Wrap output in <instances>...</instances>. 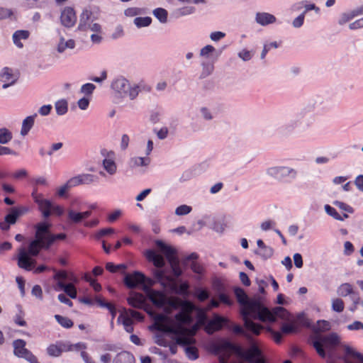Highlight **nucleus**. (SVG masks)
<instances>
[{
    "mask_svg": "<svg viewBox=\"0 0 363 363\" xmlns=\"http://www.w3.org/2000/svg\"><path fill=\"white\" fill-rule=\"evenodd\" d=\"M234 293L238 302L242 306L240 313L246 330L255 335H259L263 326L255 323L252 319L262 322H276L277 318L289 319V312L281 306H277L270 311L258 299L250 300L242 288H234Z\"/></svg>",
    "mask_w": 363,
    "mask_h": 363,
    "instance_id": "obj_1",
    "label": "nucleus"
},
{
    "mask_svg": "<svg viewBox=\"0 0 363 363\" xmlns=\"http://www.w3.org/2000/svg\"><path fill=\"white\" fill-rule=\"evenodd\" d=\"M35 228V239L30 242L28 251L23 247L20 248L18 256V266L27 271H30L35 264L30 256H37L41 249L48 250L56 240H63L67 237L65 233L52 234L50 224L46 222L38 223Z\"/></svg>",
    "mask_w": 363,
    "mask_h": 363,
    "instance_id": "obj_2",
    "label": "nucleus"
},
{
    "mask_svg": "<svg viewBox=\"0 0 363 363\" xmlns=\"http://www.w3.org/2000/svg\"><path fill=\"white\" fill-rule=\"evenodd\" d=\"M155 281L146 277L143 273L135 271L132 274H126L124 283L129 289H135L140 284H143V289L148 299L157 307L162 308L166 303V296L162 291L151 289Z\"/></svg>",
    "mask_w": 363,
    "mask_h": 363,
    "instance_id": "obj_3",
    "label": "nucleus"
},
{
    "mask_svg": "<svg viewBox=\"0 0 363 363\" xmlns=\"http://www.w3.org/2000/svg\"><path fill=\"white\" fill-rule=\"evenodd\" d=\"M311 345L322 358H325L327 354L331 355L337 346L342 345L340 342V337L336 333H330L328 335L318 334L312 337Z\"/></svg>",
    "mask_w": 363,
    "mask_h": 363,
    "instance_id": "obj_4",
    "label": "nucleus"
},
{
    "mask_svg": "<svg viewBox=\"0 0 363 363\" xmlns=\"http://www.w3.org/2000/svg\"><path fill=\"white\" fill-rule=\"evenodd\" d=\"M315 116L313 112L307 108H303L294 118L286 121L280 127V132L283 134H289L295 130H305L313 124Z\"/></svg>",
    "mask_w": 363,
    "mask_h": 363,
    "instance_id": "obj_5",
    "label": "nucleus"
},
{
    "mask_svg": "<svg viewBox=\"0 0 363 363\" xmlns=\"http://www.w3.org/2000/svg\"><path fill=\"white\" fill-rule=\"evenodd\" d=\"M111 87L118 96L121 98L128 96L130 100H134L140 91L138 84L131 85L129 81L123 77L113 79Z\"/></svg>",
    "mask_w": 363,
    "mask_h": 363,
    "instance_id": "obj_6",
    "label": "nucleus"
},
{
    "mask_svg": "<svg viewBox=\"0 0 363 363\" xmlns=\"http://www.w3.org/2000/svg\"><path fill=\"white\" fill-rule=\"evenodd\" d=\"M155 243L159 250L166 257L171 266L174 275L177 277H179L182 272L179 267V259L175 255L176 250L172 246L167 245L161 240H155Z\"/></svg>",
    "mask_w": 363,
    "mask_h": 363,
    "instance_id": "obj_7",
    "label": "nucleus"
},
{
    "mask_svg": "<svg viewBox=\"0 0 363 363\" xmlns=\"http://www.w3.org/2000/svg\"><path fill=\"white\" fill-rule=\"evenodd\" d=\"M267 174L279 182L294 180L298 176V171L286 166L270 167L266 170Z\"/></svg>",
    "mask_w": 363,
    "mask_h": 363,
    "instance_id": "obj_8",
    "label": "nucleus"
},
{
    "mask_svg": "<svg viewBox=\"0 0 363 363\" xmlns=\"http://www.w3.org/2000/svg\"><path fill=\"white\" fill-rule=\"evenodd\" d=\"M181 311L175 315L176 320L181 325H190L193 322L191 313L194 309V304L189 301H182Z\"/></svg>",
    "mask_w": 363,
    "mask_h": 363,
    "instance_id": "obj_9",
    "label": "nucleus"
},
{
    "mask_svg": "<svg viewBox=\"0 0 363 363\" xmlns=\"http://www.w3.org/2000/svg\"><path fill=\"white\" fill-rule=\"evenodd\" d=\"M230 320L227 318L223 317L218 314H214L211 320H210L205 327L206 333L212 335L216 331H218L225 326L227 328H230L229 325Z\"/></svg>",
    "mask_w": 363,
    "mask_h": 363,
    "instance_id": "obj_10",
    "label": "nucleus"
},
{
    "mask_svg": "<svg viewBox=\"0 0 363 363\" xmlns=\"http://www.w3.org/2000/svg\"><path fill=\"white\" fill-rule=\"evenodd\" d=\"M218 349L223 351L233 352L240 359H242V357H246L248 360L250 359L249 354L247 353V351L244 350L240 346L237 345L227 340H224L220 343Z\"/></svg>",
    "mask_w": 363,
    "mask_h": 363,
    "instance_id": "obj_11",
    "label": "nucleus"
},
{
    "mask_svg": "<svg viewBox=\"0 0 363 363\" xmlns=\"http://www.w3.org/2000/svg\"><path fill=\"white\" fill-rule=\"evenodd\" d=\"M28 211L29 208L24 206L11 208L9 209V213L4 217V219L7 223L13 225L16 223L21 216L28 213Z\"/></svg>",
    "mask_w": 363,
    "mask_h": 363,
    "instance_id": "obj_12",
    "label": "nucleus"
},
{
    "mask_svg": "<svg viewBox=\"0 0 363 363\" xmlns=\"http://www.w3.org/2000/svg\"><path fill=\"white\" fill-rule=\"evenodd\" d=\"M18 80L17 76L13 74V70L8 67H4L0 72V81L4 84L2 85L3 89H7L10 86L13 85Z\"/></svg>",
    "mask_w": 363,
    "mask_h": 363,
    "instance_id": "obj_13",
    "label": "nucleus"
},
{
    "mask_svg": "<svg viewBox=\"0 0 363 363\" xmlns=\"http://www.w3.org/2000/svg\"><path fill=\"white\" fill-rule=\"evenodd\" d=\"M77 21V17L74 9L71 7H66L61 13V23L67 28L74 26Z\"/></svg>",
    "mask_w": 363,
    "mask_h": 363,
    "instance_id": "obj_14",
    "label": "nucleus"
},
{
    "mask_svg": "<svg viewBox=\"0 0 363 363\" xmlns=\"http://www.w3.org/2000/svg\"><path fill=\"white\" fill-rule=\"evenodd\" d=\"M342 347L346 357L350 360V362H346V363H363V354L348 345H343Z\"/></svg>",
    "mask_w": 363,
    "mask_h": 363,
    "instance_id": "obj_15",
    "label": "nucleus"
},
{
    "mask_svg": "<svg viewBox=\"0 0 363 363\" xmlns=\"http://www.w3.org/2000/svg\"><path fill=\"white\" fill-rule=\"evenodd\" d=\"M127 301L130 306L135 308H144L146 306L145 296L142 294L137 292H130Z\"/></svg>",
    "mask_w": 363,
    "mask_h": 363,
    "instance_id": "obj_16",
    "label": "nucleus"
},
{
    "mask_svg": "<svg viewBox=\"0 0 363 363\" xmlns=\"http://www.w3.org/2000/svg\"><path fill=\"white\" fill-rule=\"evenodd\" d=\"M145 256L149 262H152L157 268H162L165 265L164 257L153 250H147Z\"/></svg>",
    "mask_w": 363,
    "mask_h": 363,
    "instance_id": "obj_17",
    "label": "nucleus"
},
{
    "mask_svg": "<svg viewBox=\"0 0 363 363\" xmlns=\"http://www.w3.org/2000/svg\"><path fill=\"white\" fill-rule=\"evenodd\" d=\"M38 206L39 211L42 213L43 218H47L52 214V202L43 197L35 202Z\"/></svg>",
    "mask_w": 363,
    "mask_h": 363,
    "instance_id": "obj_18",
    "label": "nucleus"
},
{
    "mask_svg": "<svg viewBox=\"0 0 363 363\" xmlns=\"http://www.w3.org/2000/svg\"><path fill=\"white\" fill-rule=\"evenodd\" d=\"M12 345L13 347V354L18 358H23L30 351L26 348V342L22 339L15 340Z\"/></svg>",
    "mask_w": 363,
    "mask_h": 363,
    "instance_id": "obj_19",
    "label": "nucleus"
},
{
    "mask_svg": "<svg viewBox=\"0 0 363 363\" xmlns=\"http://www.w3.org/2000/svg\"><path fill=\"white\" fill-rule=\"evenodd\" d=\"M38 116V113H35L33 115L26 117L22 122L21 135L26 136L28 134L29 131L34 125L35 119Z\"/></svg>",
    "mask_w": 363,
    "mask_h": 363,
    "instance_id": "obj_20",
    "label": "nucleus"
},
{
    "mask_svg": "<svg viewBox=\"0 0 363 363\" xmlns=\"http://www.w3.org/2000/svg\"><path fill=\"white\" fill-rule=\"evenodd\" d=\"M255 19L256 22L262 26H267L276 21L275 16L269 13H257Z\"/></svg>",
    "mask_w": 363,
    "mask_h": 363,
    "instance_id": "obj_21",
    "label": "nucleus"
},
{
    "mask_svg": "<svg viewBox=\"0 0 363 363\" xmlns=\"http://www.w3.org/2000/svg\"><path fill=\"white\" fill-rule=\"evenodd\" d=\"M113 363H135V357L130 352L123 351L117 354Z\"/></svg>",
    "mask_w": 363,
    "mask_h": 363,
    "instance_id": "obj_22",
    "label": "nucleus"
},
{
    "mask_svg": "<svg viewBox=\"0 0 363 363\" xmlns=\"http://www.w3.org/2000/svg\"><path fill=\"white\" fill-rule=\"evenodd\" d=\"M29 37V32L25 30H18L14 32L12 38L13 43L19 48L23 47L21 40H26Z\"/></svg>",
    "mask_w": 363,
    "mask_h": 363,
    "instance_id": "obj_23",
    "label": "nucleus"
},
{
    "mask_svg": "<svg viewBox=\"0 0 363 363\" xmlns=\"http://www.w3.org/2000/svg\"><path fill=\"white\" fill-rule=\"evenodd\" d=\"M91 12L85 10L84 11L81 16L79 19V23L78 26V29L80 30H88V26L89 23H91L92 21H91Z\"/></svg>",
    "mask_w": 363,
    "mask_h": 363,
    "instance_id": "obj_24",
    "label": "nucleus"
},
{
    "mask_svg": "<svg viewBox=\"0 0 363 363\" xmlns=\"http://www.w3.org/2000/svg\"><path fill=\"white\" fill-rule=\"evenodd\" d=\"M75 47V41L72 39L65 40L63 36H60L57 50L59 53H62L66 49H74Z\"/></svg>",
    "mask_w": 363,
    "mask_h": 363,
    "instance_id": "obj_25",
    "label": "nucleus"
},
{
    "mask_svg": "<svg viewBox=\"0 0 363 363\" xmlns=\"http://www.w3.org/2000/svg\"><path fill=\"white\" fill-rule=\"evenodd\" d=\"M247 353L250 356V360L246 357H242V359L249 363H259V360L257 357L260 354V351L256 345H253L250 350L247 351Z\"/></svg>",
    "mask_w": 363,
    "mask_h": 363,
    "instance_id": "obj_26",
    "label": "nucleus"
},
{
    "mask_svg": "<svg viewBox=\"0 0 363 363\" xmlns=\"http://www.w3.org/2000/svg\"><path fill=\"white\" fill-rule=\"evenodd\" d=\"M337 293L340 296L345 297L347 296H350L351 298L352 294L354 293V291L350 284L344 283L337 288Z\"/></svg>",
    "mask_w": 363,
    "mask_h": 363,
    "instance_id": "obj_27",
    "label": "nucleus"
},
{
    "mask_svg": "<svg viewBox=\"0 0 363 363\" xmlns=\"http://www.w3.org/2000/svg\"><path fill=\"white\" fill-rule=\"evenodd\" d=\"M255 254L259 256L263 260L271 258L274 254V250L270 246H266L262 249L255 250Z\"/></svg>",
    "mask_w": 363,
    "mask_h": 363,
    "instance_id": "obj_28",
    "label": "nucleus"
},
{
    "mask_svg": "<svg viewBox=\"0 0 363 363\" xmlns=\"http://www.w3.org/2000/svg\"><path fill=\"white\" fill-rule=\"evenodd\" d=\"M150 162V159L149 157H134L130 159V164L132 167H135L147 166Z\"/></svg>",
    "mask_w": 363,
    "mask_h": 363,
    "instance_id": "obj_29",
    "label": "nucleus"
},
{
    "mask_svg": "<svg viewBox=\"0 0 363 363\" xmlns=\"http://www.w3.org/2000/svg\"><path fill=\"white\" fill-rule=\"evenodd\" d=\"M55 108L58 116H63L68 111L67 101L65 99L58 100L55 104Z\"/></svg>",
    "mask_w": 363,
    "mask_h": 363,
    "instance_id": "obj_30",
    "label": "nucleus"
},
{
    "mask_svg": "<svg viewBox=\"0 0 363 363\" xmlns=\"http://www.w3.org/2000/svg\"><path fill=\"white\" fill-rule=\"evenodd\" d=\"M152 13L160 23H166L167 22L168 13L166 9L163 8H157L153 10Z\"/></svg>",
    "mask_w": 363,
    "mask_h": 363,
    "instance_id": "obj_31",
    "label": "nucleus"
},
{
    "mask_svg": "<svg viewBox=\"0 0 363 363\" xmlns=\"http://www.w3.org/2000/svg\"><path fill=\"white\" fill-rule=\"evenodd\" d=\"M195 343V340L192 337H187L184 335H181L177 337L176 338V344L180 346L186 347L191 346V345Z\"/></svg>",
    "mask_w": 363,
    "mask_h": 363,
    "instance_id": "obj_32",
    "label": "nucleus"
},
{
    "mask_svg": "<svg viewBox=\"0 0 363 363\" xmlns=\"http://www.w3.org/2000/svg\"><path fill=\"white\" fill-rule=\"evenodd\" d=\"M13 138L11 132L6 128H0V144H7Z\"/></svg>",
    "mask_w": 363,
    "mask_h": 363,
    "instance_id": "obj_33",
    "label": "nucleus"
},
{
    "mask_svg": "<svg viewBox=\"0 0 363 363\" xmlns=\"http://www.w3.org/2000/svg\"><path fill=\"white\" fill-rule=\"evenodd\" d=\"M80 176L83 185H89L94 183H98L99 180L98 176L95 174H81Z\"/></svg>",
    "mask_w": 363,
    "mask_h": 363,
    "instance_id": "obj_34",
    "label": "nucleus"
},
{
    "mask_svg": "<svg viewBox=\"0 0 363 363\" xmlns=\"http://www.w3.org/2000/svg\"><path fill=\"white\" fill-rule=\"evenodd\" d=\"M104 168L110 174H114L116 172V164L115 162L111 159H104L103 160Z\"/></svg>",
    "mask_w": 363,
    "mask_h": 363,
    "instance_id": "obj_35",
    "label": "nucleus"
},
{
    "mask_svg": "<svg viewBox=\"0 0 363 363\" xmlns=\"http://www.w3.org/2000/svg\"><path fill=\"white\" fill-rule=\"evenodd\" d=\"M55 318L57 323L65 328H70L73 326L72 320L67 317H65L60 315H55Z\"/></svg>",
    "mask_w": 363,
    "mask_h": 363,
    "instance_id": "obj_36",
    "label": "nucleus"
},
{
    "mask_svg": "<svg viewBox=\"0 0 363 363\" xmlns=\"http://www.w3.org/2000/svg\"><path fill=\"white\" fill-rule=\"evenodd\" d=\"M185 354L190 360H196L199 358L198 349L194 346H188L184 348Z\"/></svg>",
    "mask_w": 363,
    "mask_h": 363,
    "instance_id": "obj_37",
    "label": "nucleus"
},
{
    "mask_svg": "<svg viewBox=\"0 0 363 363\" xmlns=\"http://www.w3.org/2000/svg\"><path fill=\"white\" fill-rule=\"evenodd\" d=\"M152 18L149 16L146 17H136L134 19V24L138 28L146 27L150 25Z\"/></svg>",
    "mask_w": 363,
    "mask_h": 363,
    "instance_id": "obj_38",
    "label": "nucleus"
},
{
    "mask_svg": "<svg viewBox=\"0 0 363 363\" xmlns=\"http://www.w3.org/2000/svg\"><path fill=\"white\" fill-rule=\"evenodd\" d=\"M324 208H325L326 213L328 214L329 216H330L331 217H333L334 219H335L337 220H340V221L343 220V217H342V216H340L337 212L335 208H334L333 207L330 206L328 204H326V205H325Z\"/></svg>",
    "mask_w": 363,
    "mask_h": 363,
    "instance_id": "obj_39",
    "label": "nucleus"
},
{
    "mask_svg": "<svg viewBox=\"0 0 363 363\" xmlns=\"http://www.w3.org/2000/svg\"><path fill=\"white\" fill-rule=\"evenodd\" d=\"M122 317H123V325L124 326L125 331L129 333H132L133 331L132 319L128 316H123V315H120L118 318V321H120V319Z\"/></svg>",
    "mask_w": 363,
    "mask_h": 363,
    "instance_id": "obj_40",
    "label": "nucleus"
},
{
    "mask_svg": "<svg viewBox=\"0 0 363 363\" xmlns=\"http://www.w3.org/2000/svg\"><path fill=\"white\" fill-rule=\"evenodd\" d=\"M229 325L231 326L230 329H232L235 333L241 335L249 340H252V336L250 335V334L246 332L240 325H235L232 326L230 323H229Z\"/></svg>",
    "mask_w": 363,
    "mask_h": 363,
    "instance_id": "obj_41",
    "label": "nucleus"
},
{
    "mask_svg": "<svg viewBox=\"0 0 363 363\" xmlns=\"http://www.w3.org/2000/svg\"><path fill=\"white\" fill-rule=\"evenodd\" d=\"M202 66V72L201 74V78H205L209 76L213 71L214 67L213 64L208 62H203L201 64Z\"/></svg>",
    "mask_w": 363,
    "mask_h": 363,
    "instance_id": "obj_42",
    "label": "nucleus"
},
{
    "mask_svg": "<svg viewBox=\"0 0 363 363\" xmlns=\"http://www.w3.org/2000/svg\"><path fill=\"white\" fill-rule=\"evenodd\" d=\"M62 352V350L60 347H58L55 345H50L47 348V353L50 357H60L61 355Z\"/></svg>",
    "mask_w": 363,
    "mask_h": 363,
    "instance_id": "obj_43",
    "label": "nucleus"
},
{
    "mask_svg": "<svg viewBox=\"0 0 363 363\" xmlns=\"http://www.w3.org/2000/svg\"><path fill=\"white\" fill-rule=\"evenodd\" d=\"M68 218L74 223H79L83 220L82 213L73 210H69L67 212Z\"/></svg>",
    "mask_w": 363,
    "mask_h": 363,
    "instance_id": "obj_44",
    "label": "nucleus"
},
{
    "mask_svg": "<svg viewBox=\"0 0 363 363\" xmlns=\"http://www.w3.org/2000/svg\"><path fill=\"white\" fill-rule=\"evenodd\" d=\"M344 302L340 298H334L332 300V309L337 313H340L344 310Z\"/></svg>",
    "mask_w": 363,
    "mask_h": 363,
    "instance_id": "obj_45",
    "label": "nucleus"
},
{
    "mask_svg": "<svg viewBox=\"0 0 363 363\" xmlns=\"http://www.w3.org/2000/svg\"><path fill=\"white\" fill-rule=\"evenodd\" d=\"M192 208L186 204L181 205L175 209V214L177 216H185L191 213Z\"/></svg>",
    "mask_w": 363,
    "mask_h": 363,
    "instance_id": "obj_46",
    "label": "nucleus"
},
{
    "mask_svg": "<svg viewBox=\"0 0 363 363\" xmlns=\"http://www.w3.org/2000/svg\"><path fill=\"white\" fill-rule=\"evenodd\" d=\"M355 16V13H354L353 11H352L350 13H343L341 14L338 20V23L341 26L344 25L347 22L354 18Z\"/></svg>",
    "mask_w": 363,
    "mask_h": 363,
    "instance_id": "obj_47",
    "label": "nucleus"
},
{
    "mask_svg": "<svg viewBox=\"0 0 363 363\" xmlns=\"http://www.w3.org/2000/svg\"><path fill=\"white\" fill-rule=\"evenodd\" d=\"M317 326L314 328L315 333L328 330L330 328V323L327 320H318Z\"/></svg>",
    "mask_w": 363,
    "mask_h": 363,
    "instance_id": "obj_48",
    "label": "nucleus"
},
{
    "mask_svg": "<svg viewBox=\"0 0 363 363\" xmlns=\"http://www.w3.org/2000/svg\"><path fill=\"white\" fill-rule=\"evenodd\" d=\"M333 205H335V206L338 207L340 209H341L345 212H347L350 213H352L354 212L353 208L344 202H342L340 201H333Z\"/></svg>",
    "mask_w": 363,
    "mask_h": 363,
    "instance_id": "obj_49",
    "label": "nucleus"
},
{
    "mask_svg": "<svg viewBox=\"0 0 363 363\" xmlns=\"http://www.w3.org/2000/svg\"><path fill=\"white\" fill-rule=\"evenodd\" d=\"M64 292L73 299L76 298L77 296V289L72 283H68V286L67 287V289L64 291Z\"/></svg>",
    "mask_w": 363,
    "mask_h": 363,
    "instance_id": "obj_50",
    "label": "nucleus"
},
{
    "mask_svg": "<svg viewBox=\"0 0 363 363\" xmlns=\"http://www.w3.org/2000/svg\"><path fill=\"white\" fill-rule=\"evenodd\" d=\"M96 89V86L91 83H86L82 86L81 92L85 95H91Z\"/></svg>",
    "mask_w": 363,
    "mask_h": 363,
    "instance_id": "obj_51",
    "label": "nucleus"
},
{
    "mask_svg": "<svg viewBox=\"0 0 363 363\" xmlns=\"http://www.w3.org/2000/svg\"><path fill=\"white\" fill-rule=\"evenodd\" d=\"M216 52V49L213 45H207L204 46L200 51V55L205 57H208L210 55Z\"/></svg>",
    "mask_w": 363,
    "mask_h": 363,
    "instance_id": "obj_52",
    "label": "nucleus"
},
{
    "mask_svg": "<svg viewBox=\"0 0 363 363\" xmlns=\"http://www.w3.org/2000/svg\"><path fill=\"white\" fill-rule=\"evenodd\" d=\"M196 296L200 301H204L209 298V293L206 289H198L196 291Z\"/></svg>",
    "mask_w": 363,
    "mask_h": 363,
    "instance_id": "obj_53",
    "label": "nucleus"
},
{
    "mask_svg": "<svg viewBox=\"0 0 363 363\" xmlns=\"http://www.w3.org/2000/svg\"><path fill=\"white\" fill-rule=\"evenodd\" d=\"M13 14L11 9L0 7V21L11 18Z\"/></svg>",
    "mask_w": 363,
    "mask_h": 363,
    "instance_id": "obj_54",
    "label": "nucleus"
},
{
    "mask_svg": "<svg viewBox=\"0 0 363 363\" xmlns=\"http://www.w3.org/2000/svg\"><path fill=\"white\" fill-rule=\"evenodd\" d=\"M272 48H278V44L277 42H272L269 44H266L264 45V48H263V50L262 51V53H261V55H260V57L261 59H264L266 56V55L267 54V52L269 51H270V49Z\"/></svg>",
    "mask_w": 363,
    "mask_h": 363,
    "instance_id": "obj_55",
    "label": "nucleus"
},
{
    "mask_svg": "<svg viewBox=\"0 0 363 363\" xmlns=\"http://www.w3.org/2000/svg\"><path fill=\"white\" fill-rule=\"evenodd\" d=\"M281 330L283 333L290 334L295 333L296 331V328L293 324L285 323L282 325Z\"/></svg>",
    "mask_w": 363,
    "mask_h": 363,
    "instance_id": "obj_56",
    "label": "nucleus"
},
{
    "mask_svg": "<svg viewBox=\"0 0 363 363\" xmlns=\"http://www.w3.org/2000/svg\"><path fill=\"white\" fill-rule=\"evenodd\" d=\"M67 182L69 184V186H71V188L75 187L79 185H83L80 174H78L75 177L70 178L69 180H67Z\"/></svg>",
    "mask_w": 363,
    "mask_h": 363,
    "instance_id": "obj_57",
    "label": "nucleus"
},
{
    "mask_svg": "<svg viewBox=\"0 0 363 363\" xmlns=\"http://www.w3.org/2000/svg\"><path fill=\"white\" fill-rule=\"evenodd\" d=\"M267 331L273 337L277 343H280L282 340V335L279 332L274 331L271 327L267 328Z\"/></svg>",
    "mask_w": 363,
    "mask_h": 363,
    "instance_id": "obj_58",
    "label": "nucleus"
},
{
    "mask_svg": "<svg viewBox=\"0 0 363 363\" xmlns=\"http://www.w3.org/2000/svg\"><path fill=\"white\" fill-rule=\"evenodd\" d=\"M52 109V106L50 104L43 105L38 109V113L43 116H48Z\"/></svg>",
    "mask_w": 363,
    "mask_h": 363,
    "instance_id": "obj_59",
    "label": "nucleus"
},
{
    "mask_svg": "<svg viewBox=\"0 0 363 363\" xmlns=\"http://www.w3.org/2000/svg\"><path fill=\"white\" fill-rule=\"evenodd\" d=\"M114 233V229L112 228L101 229L95 235L96 239L99 240L101 237Z\"/></svg>",
    "mask_w": 363,
    "mask_h": 363,
    "instance_id": "obj_60",
    "label": "nucleus"
},
{
    "mask_svg": "<svg viewBox=\"0 0 363 363\" xmlns=\"http://www.w3.org/2000/svg\"><path fill=\"white\" fill-rule=\"evenodd\" d=\"M305 18V12L301 13L298 16H297L292 23V25L294 28H300L303 24Z\"/></svg>",
    "mask_w": 363,
    "mask_h": 363,
    "instance_id": "obj_61",
    "label": "nucleus"
},
{
    "mask_svg": "<svg viewBox=\"0 0 363 363\" xmlns=\"http://www.w3.org/2000/svg\"><path fill=\"white\" fill-rule=\"evenodd\" d=\"M349 330H363V323L356 320L347 326Z\"/></svg>",
    "mask_w": 363,
    "mask_h": 363,
    "instance_id": "obj_62",
    "label": "nucleus"
},
{
    "mask_svg": "<svg viewBox=\"0 0 363 363\" xmlns=\"http://www.w3.org/2000/svg\"><path fill=\"white\" fill-rule=\"evenodd\" d=\"M350 30H357L363 28V17L351 23L349 25Z\"/></svg>",
    "mask_w": 363,
    "mask_h": 363,
    "instance_id": "obj_63",
    "label": "nucleus"
},
{
    "mask_svg": "<svg viewBox=\"0 0 363 363\" xmlns=\"http://www.w3.org/2000/svg\"><path fill=\"white\" fill-rule=\"evenodd\" d=\"M29 363H40L36 356H35L30 351L23 357Z\"/></svg>",
    "mask_w": 363,
    "mask_h": 363,
    "instance_id": "obj_64",
    "label": "nucleus"
}]
</instances>
